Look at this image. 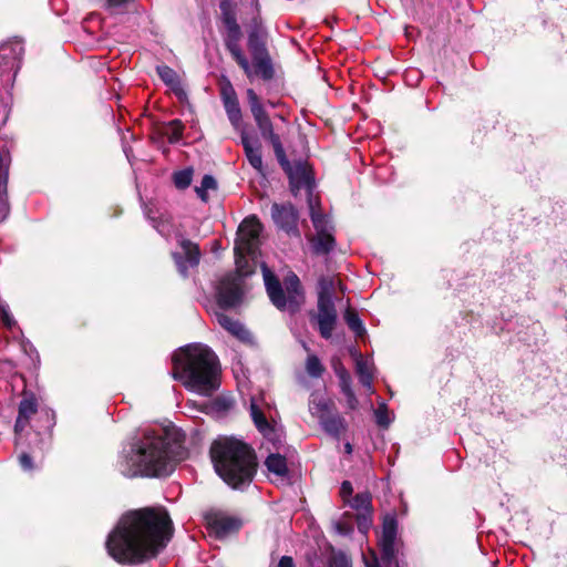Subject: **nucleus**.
Returning <instances> with one entry per match:
<instances>
[{
	"label": "nucleus",
	"mask_w": 567,
	"mask_h": 567,
	"mask_svg": "<svg viewBox=\"0 0 567 567\" xmlns=\"http://www.w3.org/2000/svg\"><path fill=\"white\" fill-rule=\"evenodd\" d=\"M336 374L339 379V384H346V382H352L350 373L342 365L334 367Z\"/></svg>",
	"instance_id": "nucleus-41"
},
{
	"label": "nucleus",
	"mask_w": 567,
	"mask_h": 567,
	"mask_svg": "<svg viewBox=\"0 0 567 567\" xmlns=\"http://www.w3.org/2000/svg\"><path fill=\"white\" fill-rule=\"evenodd\" d=\"M225 45L230 52L234 60L239 64V66L245 71L247 76L251 75V68L248 59L245 56L244 52L240 49L239 41L241 39V30L239 24H235L228 28H225Z\"/></svg>",
	"instance_id": "nucleus-15"
},
{
	"label": "nucleus",
	"mask_w": 567,
	"mask_h": 567,
	"mask_svg": "<svg viewBox=\"0 0 567 567\" xmlns=\"http://www.w3.org/2000/svg\"><path fill=\"white\" fill-rule=\"evenodd\" d=\"M262 276L267 293L271 302L279 310H288L296 312L300 305L303 302V293L300 288V280L295 274H289L285 278V290L282 289L279 280L267 267L266 264L261 265Z\"/></svg>",
	"instance_id": "nucleus-7"
},
{
	"label": "nucleus",
	"mask_w": 567,
	"mask_h": 567,
	"mask_svg": "<svg viewBox=\"0 0 567 567\" xmlns=\"http://www.w3.org/2000/svg\"><path fill=\"white\" fill-rule=\"evenodd\" d=\"M221 21L225 28L237 24L236 16L230 0L220 1Z\"/></svg>",
	"instance_id": "nucleus-34"
},
{
	"label": "nucleus",
	"mask_w": 567,
	"mask_h": 567,
	"mask_svg": "<svg viewBox=\"0 0 567 567\" xmlns=\"http://www.w3.org/2000/svg\"><path fill=\"white\" fill-rule=\"evenodd\" d=\"M221 99L230 123L235 127H238L241 122V111L239 107L236 92L230 84L223 89Z\"/></svg>",
	"instance_id": "nucleus-19"
},
{
	"label": "nucleus",
	"mask_w": 567,
	"mask_h": 567,
	"mask_svg": "<svg viewBox=\"0 0 567 567\" xmlns=\"http://www.w3.org/2000/svg\"><path fill=\"white\" fill-rule=\"evenodd\" d=\"M158 233H161L162 235H166L168 234L169 229H168V224L166 221H161V223H157V224H154L153 225Z\"/></svg>",
	"instance_id": "nucleus-48"
},
{
	"label": "nucleus",
	"mask_w": 567,
	"mask_h": 567,
	"mask_svg": "<svg viewBox=\"0 0 567 567\" xmlns=\"http://www.w3.org/2000/svg\"><path fill=\"white\" fill-rule=\"evenodd\" d=\"M271 217L275 224L288 234H298L297 220L298 214L291 204H274L271 207Z\"/></svg>",
	"instance_id": "nucleus-16"
},
{
	"label": "nucleus",
	"mask_w": 567,
	"mask_h": 567,
	"mask_svg": "<svg viewBox=\"0 0 567 567\" xmlns=\"http://www.w3.org/2000/svg\"><path fill=\"white\" fill-rule=\"evenodd\" d=\"M334 528L338 534L343 536L350 535L352 533V527L343 522L336 523Z\"/></svg>",
	"instance_id": "nucleus-45"
},
{
	"label": "nucleus",
	"mask_w": 567,
	"mask_h": 567,
	"mask_svg": "<svg viewBox=\"0 0 567 567\" xmlns=\"http://www.w3.org/2000/svg\"><path fill=\"white\" fill-rule=\"evenodd\" d=\"M355 372L360 383L368 390L369 393H373V378H374V364L372 360L364 359L359 355L355 360Z\"/></svg>",
	"instance_id": "nucleus-21"
},
{
	"label": "nucleus",
	"mask_w": 567,
	"mask_h": 567,
	"mask_svg": "<svg viewBox=\"0 0 567 567\" xmlns=\"http://www.w3.org/2000/svg\"><path fill=\"white\" fill-rule=\"evenodd\" d=\"M340 389L344 396L354 394L352 386H351V382H346V384L340 385Z\"/></svg>",
	"instance_id": "nucleus-49"
},
{
	"label": "nucleus",
	"mask_w": 567,
	"mask_h": 567,
	"mask_svg": "<svg viewBox=\"0 0 567 567\" xmlns=\"http://www.w3.org/2000/svg\"><path fill=\"white\" fill-rule=\"evenodd\" d=\"M217 188L216 179L212 175H205L200 182L199 186L195 187V192L197 196L203 200H208V190H214Z\"/></svg>",
	"instance_id": "nucleus-33"
},
{
	"label": "nucleus",
	"mask_w": 567,
	"mask_h": 567,
	"mask_svg": "<svg viewBox=\"0 0 567 567\" xmlns=\"http://www.w3.org/2000/svg\"><path fill=\"white\" fill-rule=\"evenodd\" d=\"M147 218H148V219H152V220H153V223H154V224H156V223H155V220H154V218H152V216H151V215H147Z\"/></svg>",
	"instance_id": "nucleus-53"
},
{
	"label": "nucleus",
	"mask_w": 567,
	"mask_h": 567,
	"mask_svg": "<svg viewBox=\"0 0 567 567\" xmlns=\"http://www.w3.org/2000/svg\"><path fill=\"white\" fill-rule=\"evenodd\" d=\"M252 62L254 65H250L251 75L249 78H251L252 75H259L264 80H269L272 78L274 70L268 54L254 58Z\"/></svg>",
	"instance_id": "nucleus-26"
},
{
	"label": "nucleus",
	"mask_w": 567,
	"mask_h": 567,
	"mask_svg": "<svg viewBox=\"0 0 567 567\" xmlns=\"http://www.w3.org/2000/svg\"><path fill=\"white\" fill-rule=\"evenodd\" d=\"M332 402L322 398V396H313L310 401V412L313 416H316L319 421L321 416H326L331 413Z\"/></svg>",
	"instance_id": "nucleus-28"
},
{
	"label": "nucleus",
	"mask_w": 567,
	"mask_h": 567,
	"mask_svg": "<svg viewBox=\"0 0 567 567\" xmlns=\"http://www.w3.org/2000/svg\"><path fill=\"white\" fill-rule=\"evenodd\" d=\"M352 492H353V488H352L351 483L348 481H344L341 484V488H340V495L344 502H348L350 499Z\"/></svg>",
	"instance_id": "nucleus-43"
},
{
	"label": "nucleus",
	"mask_w": 567,
	"mask_h": 567,
	"mask_svg": "<svg viewBox=\"0 0 567 567\" xmlns=\"http://www.w3.org/2000/svg\"><path fill=\"white\" fill-rule=\"evenodd\" d=\"M262 226L250 216L239 225L235 244L236 274L224 276L216 287V299L220 309L235 308L243 300L240 278L254 272L250 261H255L259 248V235Z\"/></svg>",
	"instance_id": "nucleus-3"
},
{
	"label": "nucleus",
	"mask_w": 567,
	"mask_h": 567,
	"mask_svg": "<svg viewBox=\"0 0 567 567\" xmlns=\"http://www.w3.org/2000/svg\"><path fill=\"white\" fill-rule=\"evenodd\" d=\"M29 425L40 436L38 446L31 447L32 453H35L37 450L44 452L51 443V431L55 425V415L50 409H39L35 395L24 392L18 406V416L14 424L17 445L22 443V433Z\"/></svg>",
	"instance_id": "nucleus-6"
},
{
	"label": "nucleus",
	"mask_w": 567,
	"mask_h": 567,
	"mask_svg": "<svg viewBox=\"0 0 567 567\" xmlns=\"http://www.w3.org/2000/svg\"><path fill=\"white\" fill-rule=\"evenodd\" d=\"M215 317L217 322L238 340L244 342H249L251 340L250 332L239 321L234 320L220 311L215 312Z\"/></svg>",
	"instance_id": "nucleus-20"
},
{
	"label": "nucleus",
	"mask_w": 567,
	"mask_h": 567,
	"mask_svg": "<svg viewBox=\"0 0 567 567\" xmlns=\"http://www.w3.org/2000/svg\"><path fill=\"white\" fill-rule=\"evenodd\" d=\"M173 258L178 272L183 277H186L188 275V270L195 268L199 264L200 251L195 243L188 239H182L179 241V249L173 252Z\"/></svg>",
	"instance_id": "nucleus-12"
},
{
	"label": "nucleus",
	"mask_w": 567,
	"mask_h": 567,
	"mask_svg": "<svg viewBox=\"0 0 567 567\" xmlns=\"http://www.w3.org/2000/svg\"><path fill=\"white\" fill-rule=\"evenodd\" d=\"M0 319L2 323L9 329L16 326V320L11 315L8 305L4 302H0Z\"/></svg>",
	"instance_id": "nucleus-39"
},
{
	"label": "nucleus",
	"mask_w": 567,
	"mask_h": 567,
	"mask_svg": "<svg viewBox=\"0 0 567 567\" xmlns=\"http://www.w3.org/2000/svg\"><path fill=\"white\" fill-rule=\"evenodd\" d=\"M19 462H20L21 467L24 471H32L34 468L33 463H32V458H31V456L28 453H22L19 456Z\"/></svg>",
	"instance_id": "nucleus-42"
},
{
	"label": "nucleus",
	"mask_w": 567,
	"mask_h": 567,
	"mask_svg": "<svg viewBox=\"0 0 567 567\" xmlns=\"http://www.w3.org/2000/svg\"><path fill=\"white\" fill-rule=\"evenodd\" d=\"M241 144L249 164L260 174L264 173V164L260 145L252 143L246 134L241 135Z\"/></svg>",
	"instance_id": "nucleus-22"
},
{
	"label": "nucleus",
	"mask_w": 567,
	"mask_h": 567,
	"mask_svg": "<svg viewBox=\"0 0 567 567\" xmlns=\"http://www.w3.org/2000/svg\"><path fill=\"white\" fill-rule=\"evenodd\" d=\"M344 451L347 454H351L352 453V445L348 442L344 444Z\"/></svg>",
	"instance_id": "nucleus-50"
},
{
	"label": "nucleus",
	"mask_w": 567,
	"mask_h": 567,
	"mask_svg": "<svg viewBox=\"0 0 567 567\" xmlns=\"http://www.w3.org/2000/svg\"><path fill=\"white\" fill-rule=\"evenodd\" d=\"M193 173H194L193 168H190V167L175 172L173 174L174 185L178 189L187 188L190 185V183H192Z\"/></svg>",
	"instance_id": "nucleus-35"
},
{
	"label": "nucleus",
	"mask_w": 567,
	"mask_h": 567,
	"mask_svg": "<svg viewBox=\"0 0 567 567\" xmlns=\"http://www.w3.org/2000/svg\"><path fill=\"white\" fill-rule=\"evenodd\" d=\"M11 163L10 154L7 150H0V221H2L9 212L7 200V184L9 166Z\"/></svg>",
	"instance_id": "nucleus-18"
},
{
	"label": "nucleus",
	"mask_w": 567,
	"mask_h": 567,
	"mask_svg": "<svg viewBox=\"0 0 567 567\" xmlns=\"http://www.w3.org/2000/svg\"><path fill=\"white\" fill-rule=\"evenodd\" d=\"M318 312L313 315L322 338L330 339L337 323V310L333 299L318 298Z\"/></svg>",
	"instance_id": "nucleus-13"
},
{
	"label": "nucleus",
	"mask_w": 567,
	"mask_h": 567,
	"mask_svg": "<svg viewBox=\"0 0 567 567\" xmlns=\"http://www.w3.org/2000/svg\"><path fill=\"white\" fill-rule=\"evenodd\" d=\"M319 423L326 433L337 439L347 430L346 420L338 413L321 416Z\"/></svg>",
	"instance_id": "nucleus-24"
},
{
	"label": "nucleus",
	"mask_w": 567,
	"mask_h": 567,
	"mask_svg": "<svg viewBox=\"0 0 567 567\" xmlns=\"http://www.w3.org/2000/svg\"><path fill=\"white\" fill-rule=\"evenodd\" d=\"M156 71L161 80L172 89L179 100L186 99V92L181 84L177 73L172 68L159 65L156 68Z\"/></svg>",
	"instance_id": "nucleus-23"
},
{
	"label": "nucleus",
	"mask_w": 567,
	"mask_h": 567,
	"mask_svg": "<svg viewBox=\"0 0 567 567\" xmlns=\"http://www.w3.org/2000/svg\"><path fill=\"white\" fill-rule=\"evenodd\" d=\"M172 537V520L163 509L144 508L121 517L106 539V549L121 564L156 556Z\"/></svg>",
	"instance_id": "nucleus-1"
},
{
	"label": "nucleus",
	"mask_w": 567,
	"mask_h": 567,
	"mask_svg": "<svg viewBox=\"0 0 567 567\" xmlns=\"http://www.w3.org/2000/svg\"><path fill=\"white\" fill-rule=\"evenodd\" d=\"M184 125L179 120L168 122L164 127V135L171 144L178 143L183 137Z\"/></svg>",
	"instance_id": "nucleus-29"
},
{
	"label": "nucleus",
	"mask_w": 567,
	"mask_h": 567,
	"mask_svg": "<svg viewBox=\"0 0 567 567\" xmlns=\"http://www.w3.org/2000/svg\"><path fill=\"white\" fill-rule=\"evenodd\" d=\"M173 378L189 391L209 396L219 386L216 354L202 343L187 344L173 354Z\"/></svg>",
	"instance_id": "nucleus-4"
},
{
	"label": "nucleus",
	"mask_w": 567,
	"mask_h": 567,
	"mask_svg": "<svg viewBox=\"0 0 567 567\" xmlns=\"http://www.w3.org/2000/svg\"><path fill=\"white\" fill-rule=\"evenodd\" d=\"M277 158L288 174L290 189L293 195L296 196L301 189H305L307 192L308 198L313 196V178L308 164L302 161H298L292 164L289 163L286 158L285 151H282V155Z\"/></svg>",
	"instance_id": "nucleus-9"
},
{
	"label": "nucleus",
	"mask_w": 567,
	"mask_h": 567,
	"mask_svg": "<svg viewBox=\"0 0 567 567\" xmlns=\"http://www.w3.org/2000/svg\"><path fill=\"white\" fill-rule=\"evenodd\" d=\"M310 218L316 229V236L311 239L312 248L317 254H328L333 249L334 238L332 235L333 226L328 215L320 210V202L317 197L308 198Z\"/></svg>",
	"instance_id": "nucleus-8"
},
{
	"label": "nucleus",
	"mask_w": 567,
	"mask_h": 567,
	"mask_svg": "<svg viewBox=\"0 0 567 567\" xmlns=\"http://www.w3.org/2000/svg\"><path fill=\"white\" fill-rule=\"evenodd\" d=\"M344 320L355 336L362 337L365 333L364 324L355 311L347 309L344 312Z\"/></svg>",
	"instance_id": "nucleus-31"
},
{
	"label": "nucleus",
	"mask_w": 567,
	"mask_h": 567,
	"mask_svg": "<svg viewBox=\"0 0 567 567\" xmlns=\"http://www.w3.org/2000/svg\"><path fill=\"white\" fill-rule=\"evenodd\" d=\"M374 416L377 424L381 427H388L392 422V417L390 416V412L384 401H381L379 406L374 410Z\"/></svg>",
	"instance_id": "nucleus-37"
},
{
	"label": "nucleus",
	"mask_w": 567,
	"mask_h": 567,
	"mask_svg": "<svg viewBox=\"0 0 567 567\" xmlns=\"http://www.w3.org/2000/svg\"><path fill=\"white\" fill-rule=\"evenodd\" d=\"M306 370L310 377L320 378L324 368L317 355L309 354L306 361Z\"/></svg>",
	"instance_id": "nucleus-36"
},
{
	"label": "nucleus",
	"mask_w": 567,
	"mask_h": 567,
	"mask_svg": "<svg viewBox=\"0 0 567 567\" xmlns=\"http://www.w3.org/2000/svg\"><path fill=\"white\" fill-rule=\"evenodd\" d=\"M278 567H295V564L291 557L282 556L278 563Z\"/></svg>",
	"instance_id": "nucleus-47"
},
{
	"label": "nucleus",
	"mask_w": 567,
	"mask_h": 567,
	"mask_svg": "<svg viewBox=\"0 0 567 567\" xmlns=\"http://www.w3.org/2000/svg\"><path fill=\"white\" fill-rule=\"evenodd\" d=\"M347 399V405L350 410H355L359 405V401L355 396V394H351V395H348L346 396Z\"/></svg>",
	"instance_id": "nucleus-46"
},
{
	"label": "nucleus",
	"mask_w": 567,
	"mask_h": 567,
	"mask_svg": "<svg viewBox=\"0 0 567 567\" xmlns=\"http://www.w3.org/2000/svg\"><path fill=\"white\" fill-rule=\"evenodd\" d=\"M302 347H303V349H305L306 351H309V348H308V346L306 344V342H302Z\"/></svg>",
	"instance_id": "nucleus-51"
},
{
	"label": "nucleus",
	"mask_w": 567,
	"mask_h": 567,
	"mask_svg": "<svg viewBox=\"0 0 567 567\" xmlns=\"http://www.w3.org/2000/svg\"><path fill=\"white\" fill-rule=\"evenodd\" d=\"M252 116L260 131L261 136L270 142V144L274 147L276 156L280 157L282 155L284 147L279 135L274 132L272 123L266 111H260L257 109V112H255Z\"/></svg>",
	"instance_id": "nucleus-17"
},
{
	"label": "nucleus",
	"mask_w": 567,
	"mask_h": 567,
	"mask_svg": "<svg viewBox=\"0 0 567 567\" xmlns=\"http://www.w3.org/2000/svg\"><path fill=\"white\" fill-rule=\"evenodd\" d=\"M248 49L251 53L252 59L257 56H261L267 53L265 43L257 32H250L248 37Z\"/></svg>",
	"instance_id": "nucleus-32"
},
{
	"label": "nucleus",
	"mask_w": 567,
	"mask_h": 567,
	"mask_svg": "<svg viewBox=\"0 0 567 567\" xmlns=\"http://www.w3.org/2000/svg\"><path fill=\"white\" fill-rule=\"evenodd\" d=\"M23 52V44L18 40L0 45V79L4 75L10 78L11 73L13 76L17 74Z\"/></svg>",
	"instance_id": "nucleus-11"
},
{
	"label": "nucleus",
	"mask_w": 567,
	"mask_h": 567,
	"mask_svg": "<svg viewBox=\"0 0 567 567\" xmlns=\"http://www.w3.org/2000/svg\"><path fill=\"white\" fill-rule=\"evenodd\" d=\"M207 527L216 538H224L236 533L241 523L238 518L220 512H212L206 515Z\"/></svg>",
	"instance_id": "nucleus-14"
},
{
	"label": "nucleus",
	"mask_w": 567,
	"mask_h": 567,
	"mask_svg": "<svg viewBox=\"0 0 567 567\" xmlns=\"http://www.w3.org/2000/svg\"><path fill=\"white\" fill-rule=\"evenodd\" d=\"M369 514L361 513L358 515V528L360 532L365 533L367 529L370 526V518L368 517Z\"/></svg>",
	"instance_id": "nucleus-44"
},
{
	"label": "nucleus",
	"mask_w": 567,
	"mask_h": 567,
	"mask_svg": "<svg viewBox=\"0 0 567 567\" xmlns=\"http://www.w3.org/2000/svg\"><path fill=\"white\" fill-rule=\"evenodd\" d=\"M250 416L258 431L267 441L272 443L276 447L282 444V430L268 422L262 404L256 398H251L250 401Z\"/></svg>",
	"instance_id": "nucleus-10"
},
{
	"label": "nucleus",
	"mask_w": 567,
	"mask_h": 567,
	"mask_svg": "<svg viewBox=\"0 0 567 567\" xmlns=\"http://www.w3.org/2000/svg\"><path fill=\"white\" fill-rule=\"evenodd\" d=\"M267 470L279 477H285L288 474L286 457L279 453H270L265 461Z\"/></svg>",
	"instance_id": "nucleus-27"
},
{
	"label": "nucleus",
	"mask_w": 567,
	"mask_h": 567,
	"mask_svg": "<svg viewBox=\"0 0 567 567\" xmlns=\"http://www.w3.org/2000/svg\"><path fill=\"white\" fill-rule=\"evenodd\" d=\"M318 298L333 299V280L330 278H320Z\"/></svg>",
	"instance_id": "nucleus-38"
},
{
	"label": "nucleus",
	"mask_w": 567,
	"mask_h": 567,
	"mask_svg": "<svg viewBox=\"0 0 567 567\" xmlns=\"http://www.w3.org/2000/svg\"><path fill=\"white\" fill-rule=\"evenodd\" d=\"M247 97L250 105L251 114H255L257 112V109L260 111H265L264 106L259 102V99L254 90L249 89L247 90Z\"/></svg>",
	"instance_id": "nucleus-40"
},
{
	"label": "nucleus",
	"mask_w": 567,
	"mask_h": 567,
	"mask_svg": "<svg viewBox=\"0 0 567 567\" xmlns=\"http://www.w3.org/2000/svg\"><path fill=\"white\" fill-rule=\"evenodd\" d=\"M210 457L219 477L233 488H243L252 482L257 470L254 450L235 437H220L210 447Z\"/></svg>",
	"instance_id": "nucleus-5"
},
{
	"label": "nucleus",
	"mask_w": 567,
	"mask_h": 567,
	"mask_svg": "<svg viewBox=\"0 0 567 567\" xmlns=\"http://www.w3.org/2000/svg\"><path fill=\"white\" fill-rule=\"evenodd\" d=\"M347 503L358 512L370 514L371 508V496L369 493H359L353 498H350Z\"/></svg>",
	"instance_id": "nucleus-30"
},
{
	"label": "nucleus",
	"mask_w": 567,
	"mask_h": 567,
	"mask_svg": "<svg viewBox=\"0 0 567 567\" xmlns=\"http://www.w3.org/2000/svg\"><path fill=\"white\" fill-rule=\"evenodd\" d=\"M175 433L166 429L145 430L118 454L116 468L126 477L169 475L183 457Z\"/></svg>",
	"instance_id": "nucleus-2"
},
{
	"label": "nucleus",
	"mask_w": 567,
	"mask_h": 567,
	"mask_svg": "<svg viewBox=\"0 0 567 567\" xmlns=\"http://www.w3.org/2000/svg\"><path fill=\"white\" fill-rule=\"evenodd\" d=\"M147 218H148V219H152V220H153V223H154V224H156V223H155V220H154V218H152V216H151V215H147Z\"/></svg>",
	"instance_id": "nucleus-52"
},
{
	"label": "nucleus",
	"mask_w": 567,
	"mask_h": 567,
	"mask_svg": "<svg viewBox=\"0 0 567 567\" xmlns=\"http://www.w3.org/2000/svg\"><path fill=\"white\" fill-rule=\"evenodd\" d=\"M396 538V519L394 516H386L382 525L381 544L385 554L393 550L394 542Z\"/></svg>",
	"instance_id": "nucleus-25"
}]
</instances>
